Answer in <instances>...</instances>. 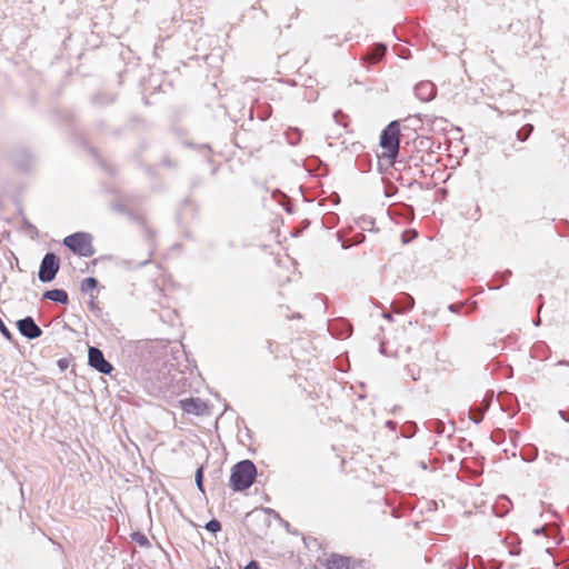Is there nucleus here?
Here are the masks:
<instances>
[{
  "mask_svg": "<svg viewBox=\"0 0 569 569\" xmlns=\"http://www.w3.org/2000/svg\"><path fill=\"white\" fill-rule=\"evenodd\" d=\"M257 469L252 461L242 460L236 463L230 473V486L234 491L248 489L256 480Z\"/></svg>",
  "mask_w": 569,
  "mask_h": 569,
  "instance_id": "1",
  "label": "nucleus"
},
{
  "mask_svg": "<svg viewBox=\"0 0 569 569\" xmlns=\"http://www.w3.org/2000/svg\"><path fill=\"white\" fill-rule=\"evenodd\" d=\"M399 144L400 124L398 121H391L380 136V147L382 149L380 158L388 159L392 163L399 153Z\"/></svg>",
  "mask_w": 569,
  "mask_h": 569,
  "instance_id": "2",
  "label": "nucleus"
},
{
  "mask_svg": "<svg viewBox=\"0 0 569 569\" xmlns=\"http://www.w3.org/2000/svg\"><path fill=\"white\" fill-rule=\"evenodd\" d=\"M63 244L81 257H91L94 253L92 237L86 232H77L66 237Z\"/></svg>",
  "mask_w": 569,
  "mask_h": 569,
  "instance_id": "3",
  "label": "nucleus"
},
{
  "mask_svg": "<svg viewBox=\"0 0 569 569\" xmlns=\"http://www.w3.org/2000/svg\"><path fill=\"white\" fill-rule=\"evenodd\" d=\"M59 271V261L54 253H47L40 264L39 279L42 282H50Z\"/></svg>",
  "mask_w": 569,
  "mask_h": 569,
  "instance_id": "4",
  "label": "nucleus"
},
{
  "mask_svg": "<svg viewBox=\"0 0 569 569\" xmlns=\"http://www.w3.org/2000/svg\"><path fill=\"white\" fill-rule=\"evenodd\" d=\"M89 365L101 373H110L113 370L112 365L104 359L102 351L96 347L88 350Z\"/></svg>",
  "mask_w": 569,
  "mask_h": 569,
  "instance_id": "5",
  "label": "nucleus"
},
{
  "mask_svg": "<svg viewBox=\"0 0 569 569\" xmlns=\"http://www.w3.org/2000/svg\"><path fill=\"white\" fill-rule=\"evenodd\" d=\"M17 325L20 333L29 339H36L42 333L31 317L19 320Z\"/></svg>",
  "mask_w": 569,
  "mask_h": 569,
  "instance_id": "6",
  "label": "nucleus"
},
{
  "mask_svg": "<svg viewBox=\"0 0 569 569\" xmlns=\"http://www.w3.org/2000/svg\"><path fill=\"white\" fill-rule=\"evenodd\" d=\"M326 569H355V565L349 557L331 555L326 561Z\"/></svg>",
  "mask_w": 569,
  "mask_h": 569,
  "instance_id": "7",
  "label": "nucleus"
},
{
  "mask_svg": "<svg viewBox=\"0 0 569 569\" xmlns=\"http://www.w3.org/2000/svg\"><path fill=\"white\" fill-rule=\"evenodd\" d=\"M181 409L187 413L200 416L207 410L203 401L194 398H188L180 401Z\"/></svg>",
  "mask_w": 569,
  "mask_h": 569,
  "instance_id": "8",
  "label": "nucleus"
},
{
  "mask_svg": "<svg viewBox=\"0 0 569 569\" xmlns=\"http://www.w3.org/2000/svg\"><path fill=\"white\" fill-rule=\"evenodd\" d=\"M43 298L56 301V302H60L63 305L68 303V301H69L67 291H64L62 289L48 290L43 293Z\"/></svg>",
  "mask_w": 569,
  "mask_h": 569,
  "instance_id": "9",
  "label": "nucleus"
},
{
  "mask_svg": "<svg viewBox=\"0 0 569 569\" xmlns=\"http://www.w3.org/2000/svg\"><path fill=\"white\" fill-rule=\"evenodd\" d=\"M386 53V47L383 44H377L369 53L366 54L365 59L370 63H377Z\"/></svg>",
  "mask_w": 569,
  "mask_h": 569,
  "instance_id": "10",
  "label": "nucleus"
},
{
  "mask_svg": "<svg viewBox=\"0 0 569 569\" xmlns=\"http://www.w3.org/2000/svg\"><path fill=\"white\" fill-rule=\"evenodd\" d=\"M98 286V280L93 277H88V278H84L82 281H81V291L82 292H89V291H93Z\"/></svg>",
  "mask_w": 569,
  "mask_h": 569,
  "instance_id": "11",
  "label": "nucleus"
},
{
  "mask_svg": "<svg viewBox=\"0 0 569 569\" xmlns=\"http://www.w3.org/2000/svg\"><path fill=\"white\" fill-rule=\"evenodd\" d=\"M415 146L419 149L429 150L432 147V141L428 137L419 136L415 139Z\"/></svg>",
  "mask_w": 569,
  "mask_h": 569,
  "instance_id": "12",
  "label": "nucleus"
},
{
  "mask_svg": "<svg viewBox=\"0 0 569 569\" xmlns=\"http://www.w3.org/2000/svg\"><path fill=\"white\" fill-rule=\"evenodd\" d=\"M206 528L211 532H217L221 529V525L218 520H211L207 523Z\"/></svg>",
  "mask_w": 569,
  "mask_h": 569,
  "instance_id": "13",
  "label": "nucleus"
},
{
  "mask_svg": "<svg viewBox=\"0 0 569 569\" xmlns=\"http://www.w3.org/2000/svg\"><path fill=\"white\" fill-rule=\"evenodd\" d=\"M202 480H203V468L200 467L197 472H196V482H197V486L198 488L203 491L202 489Z\"/></svg>",
  "mask_w": 569,
  "mask_h": 569,
  "instance_id": "14",
  "label": "nucleus"
},
{
  "mask_svg": "<svg viewBox=\"0 0 569 569\" xmlns=\"http://www.w3.org/2000/svg\"><path fill=\"white\" fill-rule=\"evenodd\" d=\"M470 418L475 421V422H480L482 420V412L481 411H477L475 413L471 412V416Z\"/></svg>",
  "mask_w": 569,
  "mask_h": 569,
  "instance_id": "15",
  "label": "nucleus"
},
{
  "mask_svg": "<svg viewBox=\"0 0 569 569\" xmlns=\"http://www.w3.org/2000/svg\"><path fill=\"white\" fill-rule=\"evenodd\" d=\"M417 233L415 231H409L403 233V242L409 241L410 239L415 238Z\"/></svg>",
  "mask_w": 569,
  "mask_h": 569,
  "instance_id": "16",
  "label": "nucleus"
},
{
  "mask_svg": "<svg viewBox=\"0 0 569 569\" xmlns=\"http://www.w3.org/2000/svg\"><path fill=\"white\" fill-rule=\"evenodd\" d=\"M243 569H260V566L256 560H252Z\"/></svg>",
  "mask_w": 569,
  "mask_h": 569,
  "instance_id": "17",
  "label": "nucleus"
},
{
  "mask_svg": "<svg viewBox=\"0 0 569 569\" xmlns=\"http://www.w3.org/2000/svg\"><path fill=\"white\" fill-rule=\"evenodd\" d=\"M0 331H1L4 336H7V337H9V336H10V332H9L8 328L4 326V323L2 322V320H1V319H0Z\"/></svg>",
  "mask_w": 569,
  "mask_h": 569,
  "instance_id": "18",
  "label": "nucleus"
}]
</instances>
